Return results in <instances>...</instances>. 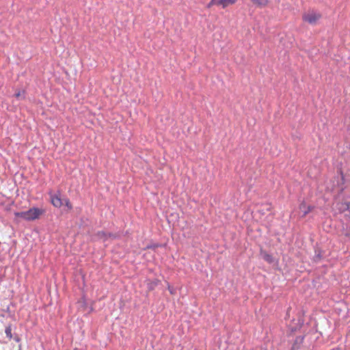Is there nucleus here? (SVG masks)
Instances as JSON below:
<instances>
[{"instance_id": "1", "label": "nucleus", "mask_w": 350, "mask_h": 350, "mask_svg": "<svg viewBox=\"0 0 350 350\" xmlns=\"http://www.w3.org/2000/svg\"><path fill=\"white\" fill-rule=\"evenodd\" d=\"M44 213V209L33 207L27 211L16 212L14 215L17 218H21L26 221H32L39 219L40 217Z\"/></svg>"}, {"instance_id": "2", "label": "nucleus", "mask_w": 350, "mask_h": 350, "mask_svg": "<svg viewBox=\"0 0 350 350\" xmlns=\"http://www.w3.org/2000/svg\"><path fill=\"white\" fill-rule=\"evenodd\" d=\"M321 17L322 15L320 12L311 10L303 14L302 20L310 25H315Z\"/></svg>"}, {"instance_id": "3", "label": "nucleus", "mask_w": 350, "mask_h": 350, "mask_svg": "<svg viewBox=\"0 0 350 350\" xmlns=\"http://www.w3.org/2000/svg\"><path fill=\"white\" fill-rule=\"evenodd\" d=\"M50 198L51 204L56 208H60L64 204V199L61 198L59 193L57 194L50 193Z\"/></svg>"}, {"instance_id": "4", "label": "nucleus", "mask_w": 350, "mask_h": 350, "mask_svg": "<svg viewBox=\"0 0 350 350\" xmlns=\"http://www.w3.org/2000/svg\"><path fill=\"white\" fill-rule=\"evenodd\" d=\"M299 208L303 213L302 217H305L308 213L312 211L313 207L308 206L306 202H302L299 204Z\"/></svg>"}, {"instance_id": "5", "label": "nucleus", "mask_w": 350, "mask_h": 350, "mask_svg": "<svg viewBox=\"0 0 350 350\" xmlns=\"http://www.w3.org/2000/svg\"><path fill=\"white\" fill-rule=\"evenodd\" d=\"M96 237L98 239H100V240H103V241H105L106 240L108 239V238H111V237H113L114 238L115 236L112 234H107L106 232H103V231H99L96 233Z\"/></svg>"}, {"instance_id": "6", "label": "nucleus", "mask_w": 350, "mask_h": 350, "mask_svg": "<svg viewBox=\"0 0 350 350\" xmlns=\"http://www.w3.org/2000/svg\"><path fill=\"white\" fill-rule=\"evenodd\" d=\"M237 1V0H216L217 5H221L223 8H225L230 5H233Z\"/></svg>"}, {"instance_id": "7", "label": "nucleus", "mask_w": 350, "mask_h": 350, "mask_svg": "<svg viewBox=\"0 0 350 350\" xmlns=\"http://www.w3.org/2000/svg\"><path fill=\"white\" fill-rule=\"evenodd\" d=\"M250 1L256 7L260 8L266 7L269 3V0H250Z\"/></svg>"}, {"instance_id": "8", "label": "nucleus", "mask_w": 350, "mask_h": 350, "mask_svg": "<svg viewBox=\"0 0 350 350\" xmlns=\"http://www.w3.org/2000/svg\"><path fill=\"white\" fill-rule=\"evenodd\" d=\"M14 96L17 99L24 100L25 98V90L20 91L19 90L14 94Z\"/></svg>"}, {"instance_id": "9", "label": "nucleus", "mask_w": 350, "mask_h": 350, "mask_svg": "<svg viewBox=\"0 0 350 350\" xmlns=\"http://www.w3.org/2000/svg\"><path fill=\"white\" fill-rule=\"evenodd\" d=\"M160 281L159 280H155L154 281H149L148 283V287L149 290H153L155 286H157L159 284Z\"/></svg>"}, {"instance_id": "10", "label": "nucleus", "mask_w": 350, "mask_h": 350, "mask_svg": "<svg viewBox=\"0 0 350 350\" xmlns=\"http://www.w3.org/2000/svg\"><path fill=\"white\" fill-rule=\"evenodd\" d=\"M5 332L7 337L9 339H12V328H11L10 325H8L5 327Z\"/></svg>"}, {"instance_id": "11", "label": "nucleus", "mask_w": 350, "mask_h": 350, "mask_svg": "<svg viewBox=\"0 0 350 350\" xmlns=\"http://www.w3.org/2000/svg\"><path fill=\"white\" fill-rule=\"evenodd\" d=\"M63 202L65 204V206L68 208V210H72V204L70 202V200L68 198L64 199V202Z\"/></svg>"}, {"instance_id": "12", "label": "nucleus", "mask_w": 350, "mask_h": 350, "mask_svg": "<svg viewBox=\"0 0 350 350\" xmlns=\"http://www.w3.org/2000/svg\"><path fill=\"white\" fill-rule=\"evenodd\" d=\"M213 5H217L216 0H211V1L207 4V8H211Z\"/></svg>"}, {"instance_id": "13", "label": "nucleus", "mask_w": 350, "mask_h": 350, "mask_svg": "<svg viewBox=\"0 0 350 350\" xmlns=\"http://www.w3.org/2000/svg\"><path fill=\"white\" fill-rule=\"evenodd\" d=\"M266 206H267L266 210L271 211V205L267 204V205H266Z\"/></svg>"}, {"instance_id": "14", "label": "nucleus", "mask_w": 350, "mask_h": 350, "mask_svg": "<svg viewBox=\"0 0 350 350\" xmlns=\"http://www.w3.org/2000/svg\"><path fill=\"white\" fill-rule=\"evenodd\" d=\"M266 260H269V256H267V258H266Z\"/></svg>"}]
</instances>
